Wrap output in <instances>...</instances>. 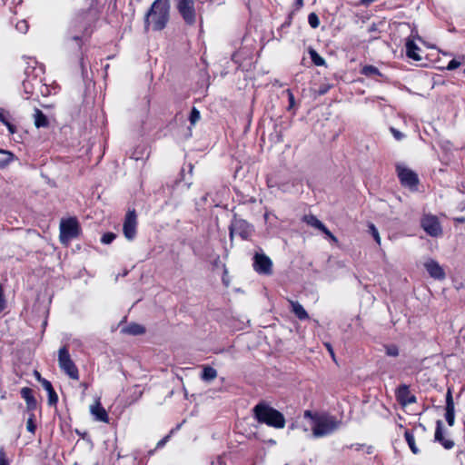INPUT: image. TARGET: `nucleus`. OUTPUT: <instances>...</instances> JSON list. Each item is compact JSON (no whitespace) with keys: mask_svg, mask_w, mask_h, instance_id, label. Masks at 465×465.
Masks as SVG:
<instances>
[{"mask_svg":"<svg viewBox=\"0 0 465 465\" xmlns=\"http://www.w3.org/2000/svg\"><path fill=\"white\" fill-rule=\"evenodd\" d=\"M170 0H154L144 15V30L164 29L170 20Z\"/></svg>","mask_w":465,"mask_h":465,"instance_id":"1","label":"nucleus"},{"mask_svg":"<svg viewBox=\"0 0 465 465\" xmlns=\"http://www.w3.org/2000/svg\"><path fill=\"white\" fill-rule=\"evenodd\" d=\"M252 415L258 423L266 424L274 429H283L285 427L283 414L264 401H260L252 408Z\"/></svg>","mask_w":465,"mask_h":465,"instance_id":"2","label":"nucleus"},{"mask_svg":"<svg viewBox=\"0 0 465 465\" xmlns=\"http://www.w3.org/2000/svg\"><path fill=\"white\" fill-rule=\"evenodd\" d=\"M341 420L329 414H322L315 417V423L312 426V436L322 438L333 433L340 428Z\"/></svg>","mask_w":465,"mask_h":465,"instance_id":"3","label":"nucleus"},{"mask_svg":"<svg viewBox=\"0 0 465 465\" xmlns=\"http://www.w3.org/2000/svg\"><path fill=\"white\" fill-rule=\"evenodd\" d=\"M58 364L60 369L73 380L79 379V371L72 361L66 346L62 347L58 351Z\"/></svg>","mask_w":465,"mask_h":465,"instance_id":"4","label":"nucleus"},{"mask_svg":"<svg viewBox=\"0 0 465 465\" xmlns=\"http://www.w3.org/2000/svg\"><path fill=\"white\" fill-rule=\"evenodd\" d=\"M176 8L188 25H193L196 23V10L193 0H174Z\"/></svg>","mask_w":465,"mask_h":465,"instance_id":"5","label":"nucleus"},{"mask_svg":"<svg viewBox=\"0 0 465 465\" xmlns=\"http://www.w3.org/2000/svg\"><path fill=\"white\" fill-rule=\"evenodd\" d=\"M230 239L232 241L234 234H238L242 239L247 240L253 232V227L243 219L234 218L229 227Z\"/></svg>","mask_w":465,"mask_h":465,"instance_id":"6","label":"nucleus"},{"mask_svg":"<svg viewBox=\"0 0 465 465\" xmlns=\"http://www.w3.org/2000/svg\"><path fill=\"white\" fill-rule=\"evenodd\" d=\"M79 234V225L74 218L62 221L60 224V240L62 242L76 238Z\"/></svg>","mask_w":465,"mask_h":465,"instance_id":"7","label":"nucleus"},{"mask_svg":"<svg viewBox=\"0 0 465 465\" xmlns=\"http://www.w3.org/2000/svg\"><path fill=\"white\" fill-rule=\"evenodd\" d=\"M123 232L128 241H133L137 233V215L134 209L129 210L124 217Z\"/></svg>","mask_w":465,"mask_h":465,"instance_id":"8","label":"nucleus"},{"mask_svg":"<svg viewBox=\"0 0 465 465\" xmlns=\"http://www.w3.org/2000/svg\"><path fill=\"white\" fill-rule=\"evenodd\" d=\"M252 266L259 274L271 275L272 273V262L264 253L254 254Z\"/></svg>","mask_w":465,"mask_h":465,"instance_id":"9","label":"nucleus"},{"mask_svg":"<svg viewBox=\"0 0 465 465\" xmlns=\"http://www.w3.org/2000/svg\"><path fill=\"white\" fill-rule=\"evenodd\" d=\"M421 227L422 229L430 236L438 237L441 234L442 230L441 226L439 223V220L436 216L433 215H426L421 219Z\"/></svg>","mask_w":465,"mask_h":465,"instance_id":"10","label":"nucleus"},{"mask_svg":"<svg viewBox=\"0 0 465 465\" xmlns=\"http://www.w3.org/2000/svg\"><path fill=\"white\" fill-rule=\"evenodd\" d=\"M396 397L398 401L403 406H407L417 401L416 396L411 393L410 388L406 384H401L398 387L396 391Z\"/></svg>","mask_w":465,"mask_h":465,"instance_id":"11","label":"nucleus"},{"mask_svg":"<svg viewBox=\"0 0 465 465\" xmlns=\"http://www.w3.org/2000/svg\"><path fill=\"white\" fill-rule=\"evenodd\" d=\"M398 172H399L398 174H399L401 183L404 186L412 188L418 184V182H419L418 176L411 170L407 169V168H401V169H399Z\"/></svg>","mask_w":465,"mask_h":465,"instance_id":"12","label":"nucleus"},{"mask_svg":"<svg viewBox=\"0 0 465 465\" xmlns=\"http://www.w3.org/2000/svg\"><path fill=\"white\" fill-rule=\"evenodd\" d=\"M424 267L430 277L436 280L445 279V272L435 260L430 259L424 262Z\"/></svg>","mask_w":465,"mask_h":465,"instance_id":"13","label":"nucleus"},{"mask_svg":"<svg viewBox=\"0 0 465 465\" xmlns=\"http://www.w3.org/2000/svg\"><path fill=\"white\" fill-rule=\"evenodd\" d=\"M446 412L445 419L449 426H453L455 421V406L451 391L449 389L446 393Z\"/></svg>","mask_w":465,"mask_h":465,"instance_id":"14","label":"nucleus"},{"mask_svg":"<svg viewBox=\"0 0 465 465\" xmlns=\"http://www.w3.org/2000/svg\"><path fill=\"white\" fill-rule=\"evenodd\" d=\"M435 441L440 442L444 449L450 450L454 447V441L451 440L445 439L443 436V422L439 420L436 422V430L434 434Z\"/></svg>","mask_w":465,"mask_h":465,"instance_id":"15","label":"nucleus"},{"mask_svg":"<svg viewBox=\"0 0 465 465\" xmlns=\"http://www.w3.org/2000/svg\"><path fill=\"white\" fill-rule=\"evenodd\" d=\"M90 411L95 420L105 423L109 421L108 414L105 409L101 405L100 401H97L94 404L91 405Z\"/></svg>","mask_w":465,"mask_h":465,"instance_id":"16","label":"nucleus"},{"mask_svg":"<svg viewBox=\"0 0 465 465\" xmlns=\"http://www.w3.org/2000/svg\"><path fill=\"white\" fill-rule=\"evenodd\" d=\"M21 396L25 401L26 408L29 411H32L36 409L37 403H36V400L35 399V397L33 395L32 389H30L28 387L22 388Z\"/></svg>","mask_w":465,"mask_h":465,"instance_id":"17","label":"nucleus"},{"mask_svg":"<svg viewBox=\"0 0 465 465\" xmlns=\"http://www.w3.org/2000/svg\"><path fill=\"white\" fill-rule=\"evenodd\" d=\"M39 381L41 382L42 386L48 393V404L50 406L55 405L58 401V396H57L56 392L54 391L52 383L45 379H40V378H39Z\"/></svg>","mask_w":465,"mask_h":465,"instance_id":"18","label":"nucleus"},{"mask_svg":"<svg viewBox=\"0 0 465 465\" xmlns=\"http://www.w3.org/2000/svg\"><path fill=\"white\" fill-rule=\"evenodd\" d=\"M405 47H406V54L409 58H411L415 61L421 60V57L418 54V51L420 50V48L414 43L413 40L408 38L406 41V44H405Z\"/></svg>","mask_w":465,"mask_h":465,"instance_id":"19","label":"nucleus"},{"mask_svg":"<svg viewBox=\"0 0 465 465\" xmlns=\"http://www.w3.org/2000/svg\"><path fill=\"white\" fill-rule=\"evenodd\" d=\"M10 118L11 115L9 112L4 108H0V122L7 127L11 134H14L16 133V126L10 122Z\"/></svg>","mask_w":465,"mask_h":465,"instance_id":"20","label":"nucleus"},{"mask_svg":"<svg viewBox=\"0 0 465 465\" xmlns=\"http://www.w3.org/2000/svg\"><path fill=\"white\" fill-rule=\"evenodd\" d=\"M290 304L292 307V312L299 320L303 321L309 318L307 312L304 310V308L300 302L290 301Z\"/></svg>","mask_w":465,"mask_h":465,"instance_id":"21","label":"nucleus"},{"mask_svg":"<svg viewBox=\"0 0 465 465\" xmlns=\"http://www.w3.org/2000/svg\"><path fill=\"white\" fill-rule=\"evenodd\" d=\"M122 331L130 335H142L145 332V328L141 324L133 322L124 328Z\"/></svg>","mask_w":465,"mask_h":465,"instance_id":"22","label":"nucleus"},{"mask_svg":"<svg viewBox=\"0 0 465 465\" xmlns=\"http://www.w3.org/2000/svg\"><path fill=\"white\" fill-rule=\"evenodd\" d=\"M35 125L37 128L40 127H47L49 125V121L46 117V115L39 109L35 110Z\"/></svg>","mask_w":465,"mask_h":465,"instance_id":"23","label":"nucleus"},{"mask_svg":"<svg viewBox=\"0 0 465 465\" xmlns=\"http://www.w3.org/2000/svg\"><path fill=\"white\" fill-rule=\"evenodd\" d=\"M217 377V371L211 366H203L201 378L204 381H212Z\"/></svg>","mask_w":465,"mask_h":465,"instance_id":"24","label":"nucleus"},{"mask_svg":"<svg viewBox=\"0 0 465 465\" xmlns=\"http://www.w3.org/2000/svg\"><path fill=\"white\" fill-rule=\"evenodd\" d=\"M303 222H305L308 225L316 228L318 230H321L322 227H323V223L314 215H305L303 217Z\"/></svg>","mask_w":465,"mask_h":465,"instance_id":"25","label":"nucleus"},{"mask_svg":"<svg viewBox=\"0 0 465 465\" xmlns=\"http://www.w3.org/2000/svg\"><path fill=\"white\" fill-rule=\"evenodd\" d=\"M2 154H4V157L0 158V169H5L15 160V157L13 153L6 150H5Z\"/></svg>","mask_w":465,"mask_h":465,"instance_id":"26","label":"nucleus"},{"mask_svg":"<svg viewBox=\"0 0 465 465\" xmlns=\"http://www.w3.org/2000/svg\"><path fill=\"white\" fill-rule=\"evenodd\" d=\"M404 437H405V440H406L410 449L411 450L412 453L418 454L419 449L417 448V446L415 444V439H414L412 432L410 431L409 430H405Z\"/></svg>","mask_w":465,"mask_h":465,"instance_id":"27","label":"nucleus"},{"mask_svg":"<svg viewBox=\"0 0 465 465\" xmlns=\"http://www.w3.org/2000/svg\"><path fill=\"white\" fill-rule=\"evenodd\" d=\"M361 74L368 77L381 75L379 69L376 66L371 64L364 65L361 70Z\"/></svg>","mask_w":465,"mask_h":465,"instance_id":"28","label":"nucleus"},{"mask_svg":"<svg viewBox=\"0 0 465 465\" xmlns=\"http://www.w3.org/2000/svg\"><path fill=\"white\" fill-rule=\"evenodd\" d=\"M312 63L317 66H322L325 64V60L322 58L314 49L309 51Z\"/></svg>","mask_w":465,"mask_h":465,"instance_id":"29","label":"nucleus"},{"mask_svg":"<svg viewBox=\"0 0 465 465\" xmlns=\"http://www.w3.org/2000/svg\"><path fill=\"white\" fill-rule=\"evenodd\" d=\"M385 353L391 357H397L399 355V349L394 344H389L384 346Z\"/></svg>","mask_w":465,"mask_h":465,"instance_id":"30","label":"nucleus"},{"mask_svg":"<svg viewBox=\"0 0 465 465\" xmlns=\"http://www.w3.org/2000/svg\"><path fill=\"white\" fill-rule=\"evenodd\" d=\"M308 23L312 28H317L320 25V19L315 13H311L308 15Z\"/></svg>","mask_w":465,"mask_h":465,"instance_id":"31","label":"nucleus"},{"mask_svg":"<svg viewBox=\"0 0 465 465\" xmlns=\"http://www.w3.org/2000/svg\"><path fill=\"white\" fill-rule=\"evenodd\" d=\"M200 112L195 107H193L189 117L191 124L194 125L200 120Z\"/></svg>","mask_w":465,"mask_h":465,"instance_id":"32","label":"nucleus"},{"mask_svg":"<svg viewBox=\"0 0 465 465\" xmlns=\"http://www.w3.org/2000/svg\"><path fill=\"white\" fill-rule=\"evenodd\" d=\"M116 238V234L114 232H106L104 233L102 238L101 242L104 244H109L111 243L114 239Z\"/></svg>","mask_w":465,"mask_h":465,"instance_id":"33","label":"nucleus"},{"mask_svg":"<svg viewBox=\"0 0 465 465\" xmlns=\"http://www.w3.org/2000/svg\"><path fill=\"white\" fill-rule=\"evenodd\" d=\"M34 419L35 415L31 414L26 422V430L31 433H35L36 429V426L34 422Z\"/></svg>","mask_w":465,"mask_h":465,"instance_id":"34","label":"nucleus"},{"mask_svg":"<svg viewBox=\"0 0 465 465\" xmlns=\"http://www.w3.org/2000/svg\"><path fill=\"white\" fill-rule=\"evenodd\" d=\"M15 28L20 33L25 34L28 30V24L25 20H22L16 24Z\"/></svg>","mask_w":465,"mask_h":465,"instance_id":"35","label":"nucleus"},{"mask_svg":"<svg viewBox=\"0 0 465 465\" xmlns=\"http://www.w3.org/2000/svg\"><path fill=\"white\" fill-rule=\"evenodd\" d=\"M285 92L287 93L288 100H289V105H288L287 109H288V111H291L295 105V98H294L292 92L290 89H287Z\"/></svg>","mask_w":465,"mask_h":465,"instance_id":"36","label":"nucleus"},{"mask_svg":"<svg viewBox=\"0 0 465 465\" xmlns=\"http://www.w3.org/2000/svg\"><path fill=\"white\" fill-rule=\"evenodd\" d=\"M23 87L26 94H32L33 93V84H30V81L25 79L23 81Z\"/></svg>","mask_w":465,"mask_h":465,"instance_id":"37","label":"nucleus"},{"mask_svg":"<svg viewBox=\"0 0 465 465\" xmlns=\"http://www.w3.org/2000/svg\"><path fill=\"white\" fill-rule=\"evenodd\" d=\"M5 300L4 297L3 287L0 284V312H2L5 310Z\"/></svg>","mask_w":465,"mask_h":465,"instance_id":"38","label":"nucleus"},{"mask_svg":"<svg viewBox=\"0 0 465 465\" xmlns=\"http://www.w3.org/2000/svg\"><path fill=\"white\" fill-rule=\"evenodd\" d=\"M460 65V62L457 61L456 59H452L449 62L447 65L448 70H454L458 68Z\"/></svg>","mask_w":465,"mask_h":465,"instance_id":"39","label":"nucleus"},{"mask_svg":"<svg viewBox=\"0 0 465 465\" xmlns=\"http://www.w3.org/2000/svg\"><path fill=\"white\" fill-rule=\"evenodd\" d=\"M391 132L392 135L394 136V138L398 141L401 140L404 137V134L401 132H400L399 130H397L393 127L391 128Z\"/></svg>","mask_w":465,"mask_h":465,"instance_id":"40","label":"nucleus"},{"mask_svg":"<svg viewBox=\"0 0 465 465\" xmlns=\"http://www.w3.org/2000/svg\"><path fill=\"white\" fill-rule=\"evenodd\" d=\"M322 414L313 413L311 411H305L304 417L309 418L312 420L313 424L315 423V417H320Z\"/></svg>","mask_w":465,"mask_h":465,"instance_id":"41","label":"nucleus"},{"mask_svg":"<svg viewBox=\"0 0 465 465\" xmlns=\"http://www.w3.org/2000/svg\"><path fill=\"white\" fill-rule=\"evenodd\" d=\"M330 88H331L330 84H322L319 87L317 93H318L319 95H323V94H325L330 90Z\"/></svg>","mask_w":465,"mask_h":465,"instance_id":"42","label":"nucleus"},{"mask_svg":"<svg viewBox=\"0 0 465 465\" xmlns=\"http://www.w3.org/2000/svg\"><path fill=\"white\" fill-rule=\"evenodd\" d=\"M371 230L373 238L380 244L381 243V237H380L378 230L375 228L374 225H371Z\"/></svg>","mask_w":465,"mask_h":465,"instance_id":"43","label":"nucleus"},{"mask_svg":"<svg viewBox=\"0 0 465 465\" xmlns=\"http://www.w3.org/2000/svg\"><path fill=\"white\" fill-rule=\"evenodd\" d=\"M70 41L72 43H74L77 48L81 47L82 40H81L80 36H77V35L76 36H73V37L70 38Z\"/></svg>","mask_w":465,"mask_h":465,"instance_id":"44","label":"nucleus"},{"mask_svg":"<svg viewBox=\"0 0 465 465\" xmlns=\"http://www.w3.org/2000/svg\"><path fill=\"white\" fill-rule=\"evenodd\" d=\"M325 346H326L328 351L330 352L331 358L335 361V355H334V351L332 350L331 345L330 343H326Z\"/></svg>","mask_w":465,"mask_h":465,"instance_id":"45","label":"nucleus"},{"mask_svg":"<svg viewBox=\"0 0 465 465\" xmlns=\"http://www.w3.org/2000/svg\"><path fill=\"white\" fill-rule=\"evenodd\" d=\"M320 231L322 232L328 238L332 234L325 225H323Z\"/></svg>","mask_w":465,"mask_h":465,"instance_id":"46","label":"nucleus"},{"mask_svg":"<svg viewBox=\"0 0 465 465\" xmlns=\"http://www.w3.org/2000/svg\"><path fill=\"white\" fill-rule=\"evenodd\" d=\"M0 465H7L3 450H0Z\"/></svg>","mask_w":465,"mask_h":465,"instance_id":"47","label":"nucleus"},{"mask_svg":"<svg viewBox=\"0 0 465 465\" xmlns=\"http://www.w3.org/2000/svg\"><path fill=\"white\" fill-rule=\"evenodd\" d=\"M329 239H330L332 242H334V243H337V242H338V239H337V237H336V236H334L333 234H331V235L329 237Z\"/></svg>","mask_w":465,"mask_h":465,"instance_id":"48","label":"nucleus"},{"mask_svg":"<svg viewBox=\"0 0 465 465\" xmlns=\"http://www.w3.org/2000/svg\"><path fill=\"white\" fill-rule=\"evenodd\" d=\"M167 439H168V437H166V438L163 439L162 440H160L158 442V446L163 445L165 443V441L167 440Z\"/></svg>","mask_w":465,"mask_h":465,"instance_id":"49","label":"nucleus"},{"mask_svg":"<svg viewBox=\"0 0 465 465\" xmlns=\"http://www.w3.org/2000/svg\"><path fill=\"white\" fill-rule=\"evenodd\" d=\"M456 220H457L459 223H464V222H465V217L457 218Z\"/></svg>","mask_w":465,"mask_h":465,"instance_id":"50","label":"nucleus"},{"mask_svg":"<svg viewBox=\"0 0 465 465\" xmlns=\"http://www.w3.org/2000/svg\"><path fill=\"white\" fill-rule=\"evenodd\" d=\"M296 3H297V5H298L299 6H302V5H303V0H297V2H296Z\"/></svg>","mask_w":465,"mask_h":465,"instance_id":"51","label":"nucleus"},{"mask_svg":"<svg viewBox=\"0 0 465 465\" xmlns=\"http://www.w3.org/2000/svg\"><path fill=\"white\" fill-rule=\"evenodd\" d=\"M35 376H36V379H37L38 381H39V378H40V379H43V378L41 377L40 373H39V372H37V371H35Z\"/></svg>","mask_w":465,"mask_h":465,"instance_id":"52","label":"nucleus"},{"mask_svg":"<svg viewBox=\"0 0 465 465\" xmlns=\"http://www.w3.org/2000/svg\"><path fill=\"white\" fill-rule=\"evenodd\" d=\"M373 30H375L374 25H372V26H371V28L370 29V31H373Z\"/></svg>","mask_w":465,"mask_h":465,"instance_id":"53","label":"nucleus"},{"mask_svg":"<svg viewBox=\"0 0 465 465\" xmlns=\"http://www.w3.org/2000/svg\"><path fill=\"white\" fill-rule=\"evenodd\" d=\"M25 74H29L28 69L25 70Z\"/></svg>","mask_w":465,"mask_h":465,"instance_id":"54","label":"nucleus"},{"mask_svg":"<svg viewBox=\"0 0 465 465\" xmlns=\"http://www.w3.org/2000/svg\"><path fill=\"white\" fill-rule=\"evenodd\" d=\"M4 151H5V150H3V149H0V153H3Z\"/></svg>","mask_w":465,"mask_h":465,"instance_id":"55","label":"nucleus"},{"mask_svg":"<svg viewBox=\"0 0 465 465\" xmlns=\"http://www.w3.org/2000/svg\"><path fill=\"white\" fill-rule=\"evenodd\" d=\"M464 74H465V69H464Z\"/></svg>","mask_w":465,"mask_h":465,"instance_id":"56","label":"nucleus"},{"mask_svg":"<svg viewBox=\"0 0 465 465\" xmlns=\"http://www.w3.org/2000/svg\"><path fill=\"white\" fill-rule=\"evenodd\" d=\"M285 465H288V464H285Z\"/></svg>","mask_w":465,"mask_h":465,"instance_id":"57","label":"nucleus"}]
</instances>
